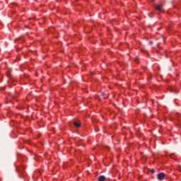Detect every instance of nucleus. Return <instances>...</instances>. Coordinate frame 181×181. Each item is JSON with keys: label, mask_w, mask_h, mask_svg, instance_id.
Returning a JSON list of instances; mask_svg holds the SVG:
<instances>
[{"label": "nucleus", "mask_w": 181, "mask_h": 181, "mask_svg": "<svg viewBox=\"0 0 181 181\" xmlns=\"http://www.w3.org/2000/svg\"><path fill=\"white\" fill-rule=\"evenodd\" d=\"M95 131L96 132H98V130H97V129L95 127Z\"/></svg>", "instance_id": "obj_7"}, {"label": "nucleus", "mask_w": 181, "mask_h": 181, "mask_svg": "<svg viewBox=\"0 0 181 181\" xmlns=\"http://www.w3.org/2000/svg\"><path fill=\"white\" fill-rule=\"evenodd\" d=\"M74 125L76 128H80L81 127V123L78 122H74Z\"/></svg>", "instance_id": "obj_3"}, {"label": "nucleus", "mask_w": 181, "mask_h": 181, "mask_svg": "<svg viewBox=\"0 0 181 181\" xmlns=\"http://www.w3.org/2000/svg\"><path fill=\"white\" fill-rule=\"evenodd\" d=\"M149 45H153V41H150L149 42Z\"/></svg>", "instance_id": "obj_6"}, {"label": "nucleus", "mask_w": 181, "mask_h": 181, "mask_svg": "<svg viewBox=\"0 0 181 181\" xmlns=\"http://www.w3.org/2000/svg\"><path fill=\"white\" fill-rule=\"evenodd\" d=\"M156 9L158 12H162L163 11V5H157V6H156Z\"/></svg>", "instance_id": "obj_1"}, {"label": "nucleus", "mask_w": 181, "mask_h": 181, "mask_svg": "<svg viewBox=\"0 0 181 181\" xmlns=\"http://www.w3.org/2000/svg\"><path fill=\"white\" fill-rule=\"evenodd\" d=\"M152 172H153V173H155V170H153Z\"/></svg>", "instance_id": "obj_8"}, {"label": "nucleus", "mask_w": 181, "mask_h": 181, "mask_svg": "<svg viewBox=\"0 0 181 181\" xmlns=\"http://www.w3.org/2000/svg\"><path fill=\"white\" fill-rule=\"evenodd\" d=\"M107 149H110V147H107Z\"/></svg>", "instance_id": "obj_9"}, {"label": "nucleus", "mask_w": 181, "mask_h": 181, "mask_svg": "<svg viewBox=\"0 0 181 181\" xmlns=\"http://www.w3.org/2000/svg\"><path fill=\"white\" fill-rule=\"evenodd\" d=\"M158 180H163V179H165V173H161L158 174Z\"/></svg>", "instance_id": "obj_2"}, {"label": "nucleus", "mask_w": 181, "mask_h": 181, "mask_svg": "<svg viewBox=\"0 0 181 181\" xmlns=\"http://www.w3.org/2000/svg\"><path fill=\"white\" fill-rule=\"evenodd\" d=\"M101 95H102L103 97H105V98H107V95H105V93H102Z\"/></svg>", "instance_id": "obj_5"}, {"label": "nucleus", "mask_w": 181, "mask_h": 181, "mask_svg": "<svg viewBox=\"0 0 181 181\" xmlns=\"http://www.w3.org/2000/svg\"><path fill=\"white\" fill-rule=\"evenodd\" d=\"M105 180H107V178H105V176L104 175H101L98 178V181H105Z\"/></svg>", "instance_id": "obj_4"}]
</instances>
